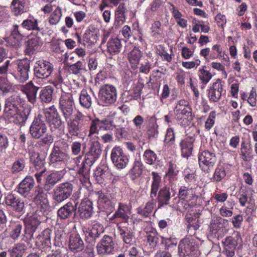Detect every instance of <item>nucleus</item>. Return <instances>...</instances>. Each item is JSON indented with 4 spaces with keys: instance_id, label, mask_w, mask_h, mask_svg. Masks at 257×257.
<instances>
[{
    "instance_id": "1",
    "label": "nucleus",
    "mask_w": 257,
    "mask_h": 257,
    "mask_svg": "<svg viewBox=\"0 0 257 257\" xmlns=\"http://www.w3.org/2000/svg\"><path fill=\"white\" fill-rule=\"evenodd\" d=\"M22 103L20 96L12 95L6 99L4 111L7 117L13 118L14 123L20 127L25 125L32 111V106L27 103L22 104V109L20 110L19 108Z\"/></svg>"
},
{
    "instance_id": "2",
    "label": "nucleus",
    "mask_w": 257,
    "mask_h": 257,
    "mask_svg": "<svg viewBox=\"0 0 257 257\" xmlns=\"http://www.w3.org/2000/svg\"><path fill=\"white\" fill-rule=\"evenodd\" d=\"M152 183L151 187L150 197L151 200L149 201L144 208L139 207L137 209V213L143 217H148L153 211L156 204L155 197L158 191L161 182V177L159 174L156 172H152Z\"/></svg>"
},
{
    "instance_id": "3",
    "label": "nucleus",
    "mask_w": 257,
    "mask_h": 257,
    "mask_svg": "<svg viewBox=\"0 0 257 257\" xmlns=\"http://www.w3.org/2000/svg\"><path fill=\"white\" fill-rule=\"evenodd\" d=\"M102 149L100 143L97 140H90L87 146L83 149L82 153L84 159L80 164L91 168L95 162L100 158Z\"/></svg>"
},
{
    "instance_id": "4",
    "label": "nucleus",
    "mask_w": 257,
    "mask_h": 257,
    "mask_svg": "<svg viewBox=\"0 0 257 257\" xmlns=\"http://www.w3.org/2000/svg\"><path fill=\"white\" fill-rule=\"evenodd\" d=\"M53 69V65L49 61L41 59L36 61L34 66V81L43 84L44 80L50 76Z\"/></svg>"
},
{
    "instance_id": "5",
    "label": "nucleus",
    "mask_w": 257,
    "mask_h": 257,
    "mask_svg": "<svg viewBox=\"0 0 257 257\" xmlns=\"http://www.w3.org/2000/svg\"><path fill=\"white\" fill-rule=\"evenodd\" d=\"M98 103L103 106H108L114 104L117 98L116 87L110 84L102 85L98 92Z\"/></svg>"
},
{
    "instance_id": "6",
    "label": "nucleus",
    "mask_w": 257,
    "mask_h": 257,
    "mask_svg": "<svg viewBox=\"0 0 257 257\" xmlns=\"http://www.w3.org/2000/svg\"><path fill=\"white\" fill-rule=\"evenodd\" d=\"M59 109L65 119L71 118L74 112V100L69 92H63L59 98Z\"/></svg>"
},
{
    "instance_id": "7",
    "label": "nucleus",
    "mask_w": 257,
    "mask_h": 257,
    "mask_svg": "<svg viewBox=\"0 0 257 257\" xmlns=\"http://www.w3.org/2000/svg\"><path fill=\"white\" fill-rule=\"evenodd\" d=\"M228 220L216 216L212 218L209 225V232L211 236L218 239L223 237L228 232L226 225Z\"/></svg>"
},
{
    "instance_id": "8",
    "label": "nucleus",
    "mask_w": 257,
    "mask_h": 257,
    "mask_svg": "<svg viewBox=\"0 0 257 257\" xmlns=\"http://www.w3.org/2000/svg\"><path fill=\"white\" fill-rule=\"evenodd\" d=\"M48 132V126L45 118L42 114H38L32 121L29 130L32 138L40 139Z\"/></svg>"
},
{
    "instance_id": "9",
    "label": "nucleus",
    "mask_w": 257,
    "mask_h": 257,
    "mask_svg": "<svg viewBox=\"0 0 257 257\" xmlns=\"http://www.w3.org/2000/svg\"><path fill=\"white\" fill-rule=\"evenodd\" d=\"M45 190L42 187H36L34 196L32 199L33 202L37 205L38 210H39L43 215H47L51 208Z\"/></svg>"
},
{
    "instance_id": "10",
    "label": "nucleus",
    "mask_w": 257,
    "mask_h": 257,
    "mask_svg": "<svg viewBox=\"0 0 257 257\" xmlns=\"http://www.w3.org/2000/svg\"><path fill=\"white\" fill-rule=\"evenodd\" d=\"M70 159L68 153H65L52 148L48 157V163L52 168L63 169L65 168Z\"/></svg>"
},
{
    "instance_id": "11",
    "label": "nucleus",
    "mask_w": 257,
    "mask_h": 257,
    "mask_svg": "<svg viewBox=\"0 0 257 257\" xmlns=\"http://www.w3.org/2000/svg\"><path fill=\"white\" fill-rule=\"evenodd\" d=\"M73 185L69 182H66L58 185L54 190L53 199L57 203H60L71 195Z\"/></svg>"
},
{
    "instance_id": "12",
    "label": "nucleus",
    "mask_w": 257,
    "mask_h": 257,
    "mask_svg": "<svg viewBox=\"0 0 257 257\" xmlns=\"http://www.w3.org/2000/svg\"><path fill=\"white\" fill-rule=\"evenodd\" d=\"M44 114L45 121L49 123L52 133L54 132V129H58L61 127L62 120L54 105L45 109Z\"/></svg>"
},
{
    "instance_id": "13",
    "label": "nucleus",
    "mask_w": 257,
    "mask_h": 257,
    "mask_svg": "<svg viewBox=\"0 0 257 257\" xmlns=\"http://www.w3.org/2000/svg\"><path fill=\"white\" fill-rule=\"evenodd\" d=\"M198 246L192 238L182 239L178 245V253L180 256L194 255L198 252Z\"/></svg>"
},
{
    "instance_id": "14",
    "label": "nucleus",
    "mask_w": 257,
    "mask_h": 257,
    "mask_svg": "<svg viewBox=\"0 0 257 257\" xmlns=\"http://www.w3.org/2000/svg\"><path fill=\"white\" fill-rule=\"evenodd\" d=\"M17 65V71L13 75L19 82L24 83L29 78L30 62L28 59H22L14 62Z\"/></svg>"
},
{
    "instance_id": "15",
    "label": "nucleus",
    "mask_w": 257,
    "mask_h": 257,
    "mask_svg": "<svg viewBox=\"0 0 257 257\" xmlns=\"http://www.w3.org/2000/svg\"><path fill=\"white\" fill-rule=\"evenodd\" d=\"M115 242L113 238L108 235H104L96 245V251L100 255H108L114 250Z\"/></svg>"
},
{
    "instance_id": "16",
    "label": "nucleus",
    "mask_w": 257,
    "mask_h": 257,
    "mask_svg": "<svg viewBox=\"0 0 257 257\" xmlns=\"http://www.w3.org/2000/svg\"><path fill=\"white\" fill-rule=\"evenodd\" d=\"M110 159L114 166L120 170L125 168L129 162L128 157L119 146H115L112 149Z\"/></svg>"
},
{
    "instance_id": "17",
    "label": "nucleus",
    "mask_w": 257,
    "mask_h": 257,
    "mask_svg": "<svg viewBox=\"0 0 257 257\" xmlns=\"http://www.w3.org/2000/svg\"><path fill=\"white\" fill-rule=\"evenodd\" d=\"M241 241V238L239 233L232 236H228L222 241L223 252L227 257H233L237 245Z\"/></svg>"
},
{
    "instance_id": "18",
    "label": "nucleus",
    "mask_w": 257,
    "mask_h": 257,
    "mask_svg": "<svg viewBox=\"0 0 257 257\" xmlns=\"http://www.w3.org/2000/svg\"><path fill=\"white\" fill-rule=\"evenodd\" d=\"M199 164L201 170L209 173L213 168L216 162V157L213 153L204 151L199 156Z\"/></svg>"
},
{
    "instance_id": "19",
    "label": "nucleus",
    "mask_w": 257,
    "mask_h": 257,
    "mask_svg": "<svg viewBox=\"0 0 257 257\" xmlns=\"http://www.w3.org/2000/svg\"><path fill=\"white\" fill-rule=\"evenodd\" d=\"M81 229L86 241L89 242L95 241L104 231L103 226L99 223H94L91 228L82 226Z\"/></svg>"
},
{
    "instance_id": "20",
    "label": "nucleus",
    "mask_w": 257,
    "mask_h": 257,
    "mask_svg": "<svg viewBox=\"0 0 257 257\" xmlns=\"http://www.w3.org/2000/svg\"><path fill=\"white\" fill-rule=\"evenodd\" d=\"M6 204L11 207L12 210L20 214L25 212V202L19 196L13 193H9L5 197Z\"/></svg>"
},
{
    "instance_id": "21",
    "label": "nucleus",
    "mask_w": 257,
    "mask_h": 257,
    "mask_svg": "<svg viewBox=\"0 0 257 257\" xmlns=\"http://www.w3.org/2000/svg\"><path fill=\"white\" fill-rule=\"evenodd\" d=\"M94 195L97 198V207L100 211L108 213L113 210L114 206L105 193L100 190L95 192Z\"/></svg>"
},
{
    "instance_id": "22",
    "label": "nucleus",
    "mask_w": 257,
    "mask_h": 257,
    "mask_svg": "<svg viewBox=\"0 0 257 257\" xmlns=\"http://www.w3.org/2000/svg\"><path fill=\"white\" fill-rule=\"evenodd\" d=\"M174 119L178 124L183 127H186L190 124L192 119L191 109H173Z\"/></svg>"
},
{
    "instance_id": "23",
    "label": "nucleus",
    "mask_w": 257,
    "mask_h": 257,
    "mask_svg": "<svg viewBox=\"0 0 257 257\" xmlns=\"http://www.w3.org/2000/svg\"><path fill=\"white\" fill-rule=\"evenodd\" d=\"M85 247L83 240L80 235L76 232L71 233L69 236L68 248L75 253L82 251Z\"/></svg>"
},
{
    "instance_id": "24",
    "label": "nucleus",
    "mask_w": 257,
    "mask_h": 257,
    "mask_svg": "<svg viewBox=\"0 0 257 257\" xmlns=\"http://www.w3.org/2000/svg\"><path fill=\"white\" fill-rule=\"evenodd\" d=\"M93 202L87 198L83 199L77 208V213L83 220L89 219L93 214Z\"/></svg>"
},
{
    "instance_id": "25",
    "label": "nucleus",
    "mask_w": 257,
    "mask_h": 257,
    "mask_svg": "<svg viewBox=\"0 0 257 257\" xmlns=\"http://www.w3.org/2000/svg\"><path fill=\"white\" fill-rule=\"evenodd\" d=\"M223 90L220 79H217L207 90V97L210 102H216L221 98Z\"/></svg>"
},
{
    "instance_id": "26",
    "label": "nucleus",
    "mask_w": 257,
    "mask_h": 257,
    "mask_svg": "<svg viewBox=\"0 0 257 257\" xmlns=\"http://www.w3.org/2000/svg\"><path fill=\"white\" fill-rule=\"evenodd\" d=\"M40 87L35 86L31 81L21 86V91L26 95L28 101L34 104L37 101V94Z\"/></svg>"
},
{
    "instance_id": "27",
    "label": "nucleus",
    "mask_w": 257,
    "mask_h": 257,
    "mask_svg": "<svg viewBox=\"0 0 257 257\" xmlns=\"http://www.w3.org/2000/svg\"><path fill=\"white\" fill-rule=\"evenodd\" d=\"M52 231L46 228L42 231L36 238V245L40 248L50 249L51 247Z\"/></svg>"
},
{
    "instance_id": "28",
    "label": "nucleus",
    "mask_w": 257,
    "mask_h": 257,
    "mask_svg": "<svg viewBox=\"0 0 257 257\" xmlns=\"http://www.w3.org/2000/svg\"><path fill=\"white\" fill-rule=\"evenodd\" d=\"M120 237L124 242L123 246L131 245L135 244V238L134 232L125 226H122V223H117L116 225Z\"/></svg>"
},
{
    "instance_id": "29",
    "label": "nucleus",
    "mask_w": 257,
    "mask_h": 257,
    "mask_svg": "<svg viewBox=\"0 0 257 257\" xmlns=\"http://www.w3.org/2000/svg\"><path fill=\"white\" fill-rule=\"evenodd\" d=\"M94 176L96 180L100 184L103 182L110 181L112 178V174L108 167L103 165L97 167L94 172Z\"/></svg>"
},
{
    "instance_id": "30",
    "label": "nucleus",
    "mask_w": 257,
    "mask_h": 257,
    "mask_svg": "<svg viewBox=\"0 0 257 257\" xmlns=\"http://www.w3.org/2000/svg\"><path fill=\"white\" fill-rule=\"evenodd\" d=\"M131 207L128 205L119 202L117 210L110 218L114 220L117 218H120L124 223H126L130 218Z\"/></svg>"
},
{
    "instance_id": "31",
    "label": "nucleus",
    "mask_w": 257,
    "mask_h": 257,
    "mask_svg": "<svg viewBox=\"0 0 257 257\" xmlns=\"http://www.w3.org/2000/svg\"><path fill=\"white\" fill-rule=\"evenodd\" d=\"M35 185V181L31 176L26 177L19 184L18 192L24 197L30 196V192Z\"/></svg>"
},
{
    "instance_id": "32",
    "label": "nucleus",
    "mask_w": 257,
    "mask_h": 257,
    "mask_svg": "<svg viewBox=\"0 0 257 257\" xmlns=\"http://www.w3.org/2000/svg\"><path fill=\"white\" fill-rule=\"evenodd\" d=\"M26 37V34L24 32V29L23 26L18 25H14L11 31V41L12 45L15 47H19L24 38Z\"/></svg>"
},
{
    "instance_id": "33",
    "label": "nucleus",
    "mask_w": 257,
    "mask_h": 257,
    "mask_svg": "<svg viewBox=\"0 0 257 257\" xmlns=\"http://www.w3.org/2000/svg\"><path fill=\"white\" fill-rule=\"evenodd\" d=\"M78 202L73 205L71 201L68 202L57 211V215L61 219H66L71 217L77 209Z\"/></svg>"
},
{
    "instance_id": "34",
    "label": "nucleus",
    "mask_w": 257,
    "mask_h": 257,
    "mask_svg": "<svg viewBox=\"0 0 257 257\" xmlns=\"http://www.w3.org/2000/svg\"><path fill=\"white\" fill-rule=\"evenodd\" d=\"M99 36V30L93 26H89L83 36V40L88 45L94 44Z\"/></svg>"
},
{
    "instance_id": "35",
    "label": "nucleus",
    "mask_w": 257,
    "mask_h": 257,
    "mask_svg": "<svg viewBox=\"0 0 257 257\" xmlns=\"http://www.w3.org/2000/svg\"><path fill=\"white\" fill-rule=\"evenodd\" d=\"M194 141V137L186 136L180 141V146L183 157H188L191 155Z\"/></svg>"
},
{
    "instance_id": "36",
    "label": "nucleus",
    "mask_w": 257,
    "mask_h": 257,
    "mask_svg": "<svg viewBox=\"0 0 257 257\" xmlns=\"http://www.w3.org/2000/svg\"><path fill=\"white\" fill-rule=\"evenodd\" d=\"M30 162L33 165L37 171L44 170L46 171L45 168V160L44 158L41 157L40 154L35 151L29 152Z\"/></svg>"
},
{
    "instance_id": "37",
    "label": "nucleus",
    "mask_w": 257,
    "mask_h": 257,
    "mask_svg": "<svg viewBox=\"0 0 257 257\" xmlns=\"http://www.w3.org/2000/svg\"><path fill=\"white\" fill-rule=\"evenodd\" d=\"M158 203V208H161L165 205H167L170 203L171 199L170 188L167 186H164L159 191L158 195L155 197Z\"/></svg>"
},
{
    "instance_id": "38",
    "label": "nucleus",
    "mask_w": 257,
    "mask_h": 257,
    "mask_svg": "<svg viewBox=\"0 0 257 257\" xmlns=\"http://www.w3.org/2000/svg\"><path fill=\"white\" fill-rule=\"evenodd\" d=\"M62 178L60 171H52L49 174L45 180L44 188L47 191H49L53 187L61 181Z\"/></svg>"
},
{
    "instance_id": "39",
    "label": "nucleus",
    "mask_w": 257,
    "mask_h": 257,
    "mask_svg": "<svg viewBox=\"0 0 257 257\" xmlns=\"http://www.w3.org/2000/svg\"><path fill=\"white\" fill-rule=\"evenodd\" d=\"M91 95L94 96V91L91 88L88 90L83 89L79 95V102L80 105L83 108L89 109L92 103Z\"/></svg>"
},
{
    "instance_id": "40",
    "label": "nucleus",
    "mask_w": 257,
    "mask_h": 257,
    "mask_svg": "<svg viewBox=\"0 0 257 257\" xmlns=\"http://www.w3.org/2000/svg\"><path fill=\"white\" fill-rule=\"evenodd\" d=\"M80 162L77 163V166L78 168V174L79 175V181L81 182L83 186H86L88 187L90 184V167H87L85 166L81 165L80 164Z\"/></svg>"
},
{
    "instance_id": "41",
    "label": "nucleus",
    "mask_w": 257,
    "mask_h": 257,
    "mask_svg": "<svg viewBox=\"0 0 257 257\" xmlns=\"http://www.w3.org/2000/svg\"><path fill=\"white\" fill-rule=\"evenodd\" d=\"M41 44V39L37 36H30L27 42L25 53L27 55H32L38 49Z\"/></svg>"
},
{
    "instance_id": "42",
    "label": "nucleus",
    "mask_w": 257,
    "mask_h": 257,
    "mask_svg": "<svg viewBox=\"0 0 257 257\" xmlns=\"http://www.w3.org/2000/svg\"><path fill=\"white\" fill-rule=\"evenodd\" d=\"M40 221L34 216H31L25 221V231L26 233L33 236L34 233L36 231L40 224Z\"/></svg>"
},
{
    "instance_id": "43",
    "label": "nucleus",
    "mask_w": 257,
    "mask_h": 257,
    "mask_svg": "<svg viewBox=\"0 0 257 257\" xmlns=\"http://www.w3.org/2000/svg\"><path fill=\"white\" fill-rule=\"evenodd\" d=\"M12 12L15 15H21L28 11L27 0H13L11 4Z\"/></svg>"
},
{
    "instance_id": "44",
    "label": "nucleus",
    "mask_w": 257,
    "mask_h": 257,
    "mask_svg": "<svg viewBox=\"0 0 257 257\" xmlns=\"http://www.w3.org/2000/svg\"><path fill=\"white\" fill-rule=\"evenodd\" d=\"M200 214L198 212L187 213L186 215V219L188 223V228H192L194 230L198 229L200 224H201L200 219Z\"/></svg>"
},
{
    "instance_id": "45",
    "label": "nucleus",
    "mask_w": 257,
    "mask_h": 257,
    "mask_svg": "<svg viewBox=\"0 0 257 257\" xmlns=\"http://www.w3.org/2000/svg\"><path fill=\"white\" fill-rule=\"evenodd\" d=\"M175 134L173 128L167 129L164 141V148L165 150H171L175 147Z\"/></svg>"
},
{
    "instance_id": "46",
    "label": "nucleus",
    "mask_w": 257,
    "mask_h": 257,
    "mask_svg": "<svg viewBox=\"0 0 257 257\" xmlns=\"http://www.w3.org/2000/svg\"><path fill=\"white\" fill-rule=\"evenodd\" d=\"M143 56L142 52L137 47L128 53V58L130 63L132 65V68L136 69L138 68V65L140 62V59Z\"/></svg>"
},
{
    "instance_id": "47",
    "label": "nucleus",
    "mask_w": 257,
    "mask_h": 257,
    "mask_svg": "<svg viewBox=\"0 0 257 257\" xmlns=\"http://www.w3.org/2000/svg\"><path fill=\"white\" fill-rule=\"evenodd\" d=\"M178 197L183 201H190L192 199L196 200L197 196L193 194L192 189H188L185 186H182L179 189Z\"/></svg>"
},
{
    "instance_id": "48",
    "label": "nucleus",
    "mask_w": 257,
    "mask_h": 257,
    "mask_svg": "<svg viewBox=\"0 0 257 257\" xmlns=\"http://www.w3.org/2000/svg\"><path fill=\"white\" fill-rule=\"evenodd\" d=\"M121 44L117 38L110 39L107 43V52L111 55H115L120 51Z\"/></svg>"
},
{
    "instance_id": "49",
    "label": "nucleus",
    "mask_w": 257,
    "mask_h": 257,
    "mask_svg": "<svg viewBox=\"0 0 257 257\" xmlns=\"http://www.w3.org/2000/svg\"><path fill=\"white\" fill-rule=\"evenodd\" d=\"M53 92L54 89L50 85L43 87L39 93L41 101L44 103L50 102L52 100Z\"/></svg>"
},
{
    "instance_id": "50",
    "label": "nucleus",
    "mask_w": 257,
    "mask_h": 257,
    "mask_svg": "<svg viewBox=\"0 0 257 257\" xmlns=\"http://www.w3.org/2000/svg\"><path fill=\"white\" fill-rule=\"evenodd\" d=\"M26 158L22 156L18 157L13 163L11 168L13 174H17L23 171L25 168Z\"/></svg>"
},
{
    "instance_id": "51",
    "label": "nucleus",
    "mask_w": 257,
    "mask_h": 257,
    "mask_svg": "<svg viewBox=\"0 0 257 257\" xmlns=\"http://www.w3.org/2000/svg\"><path fill=\"white\" fill-rule=\"evenodd\" d=\"M67 234L63 229H58L55 232L54 245L56 246H63L66 242Z\"/></svg>"
},
{
    "instance_id": "52",
    "label": "nucleus",
    "mask_w": 257,
    "mask_h": 257,
    "mask_svg": "<svg viewBox=\"0 0 257 257\" xmlns=\"http://www.w3.org/2000/svg\"><path fill=\"white\" fill-rule=\"evenodd\" d=\"M99 130L100 131H112L115 127L112 119L110 118L99 119Z\"/></svg>"
},
{
    "instance_id": "53",
    "label": "nucleus",
    "mask_w": 257,
    "mask_h": 257,
    "mask_svg": "<svg viewBox=\"0 0 257 257\" xmlns=\"http://www.w3.org/2000/svg\"><path fill=\"white\" fill-rule=\"evenodd\" d=\"M27 247L24 243H19L16 244L9 251L14 257H22Z\"/></svg>"
},
{
    "instance_id": "54",
    "label": "nucleus",
    "mask_w": 257,
    "mask_h": 257,
    "mask_svg": "<svg viewBox=\"0 0 257 257\" xmlns=\"http://www.w3.org/2000/svg\"><path fill=\"white\" fill-rule=\"evenodd\" d=\"M49 82L57 88H61L63 92H65L62 88V84H64V82L60 72L58 71L55 73L51 77Z\"/></svg>"
},
{
    "instance_id": "55",
    "label": "nucleus",
    "mask_w": 257,
    "mask_h": 257,
    "mask_svg": "<svg viewBox=\"0 0 257 257\" xmlns=\"http://www.w3.org/2000/svg\"><path fill=\"white\" fill-rule=\"evenodd\" d=\"M124 253L127 257H140V250L136 244L123 246Z\"/></svg>"
},
{
    "instance_id": "56",
    "label": "nucleus",
    "mask_w": 257,
    "mask_h": 257,
    "mask_svg": "<svg viewBox=\"0 0 257 257\" xmlns=\"http://www.w3.org/2000/svg\"><path fill=\"white\" fill-rule=\"evenodd\" d=\"M70 71L75 75L80 74L82 71H86L85 65L81 61H78L76 63L67 65Z\"/></svg>"
},
{
    "instance_id": "57",
    "label": "nucleus",
    "mask_w": 257,
    "mask_h": 257,
    "mask_svg": "<svg viewBox=\"0 0 257 257\" xmlns=\"http://www.w3.org/2000/svg\"><path fill=\"white\" fill-rule=\"evenodd\" d=\"M67 125L68 134L71 137L77 136L78 135V132L80 128L79 124L72 122L71 121V118L68 119H65Z\"/></svg>"
},
{
    "instance_id": "58",
    "label": "nucleus",
    "mask_w": 257,
    "mask_h": 257,
    "mask_svg": "<svg viewBox=\"0 0 257 257\" xmlns=\"http://www.w3.org/2000/svg\"><path fill=\"white\" fill-rule=\"evenodd\" d=\"M11 228L10 234L11 237L14 240L17 239L21 233L22 225L19 222L12 223Z\"/></svg>"
},
{
    "instance_id": "59",
    "label": "nucleus",
    "mask_w": 257,
    "mask_h": 257,
    "mask_svg": "<svg viewBox=\"0 0 257 257\" xmlns=\"http://www.w3.org/2000/svg\"><path fill=\"white\" fill-rule=\"evenodd\" d=\"M22 26L24 29H26L28 30H35L37 31H40V30L38 26V21L35 19L25 20L22 23Z\"/></svg>"
},
{
    "instance_id": "60",
    "label": "nucleus",
    "mask_w": 257,
    "mask_h": 257,
    "mask_svg": "<svg viewBox=\"0 0 257 257\" xmlns=\"http://www.w3.org/2000/svg\"><path fill=\"white\" fill-rule=\"evenodd\" d=\"M226 175L224 168L221 166H218L215 170L212 179L214 181L220 182L225 177Z\"/></svg>"
},
{
    "instance_id": "61",
    "label": "nucleus",
    "mask_w": 257,
    "mask_h": 257,
    "mask_svg": "<svg viewBox=\"0 0 257 257\" xmlns=\"http://www.w3.org/2000/svg\"><path fill=\"white\" fill-rule=\"evenodd\" d=\"M157 157L156 153L150 149L146 150L143 155L144 161L149 165L154 164Z\"/></svg>"
},
{
    "instance_id": "62",
    "label": "nucleus",
    "mask_w": 257,
    "mask_h": 257,
    "mask_svg": "<svg viewBox=\"0 0 257 257\" xmlns=\"http://www.w3.org/2000/svg\"><path fill=\"white\" fill-rule=\"evenodd\" d=\"M99 130V119L95 118L91 121L89 129V137H96V135L98 134Z\"/></svg>"
},
{
    "instance_id": "63",
    "label": "nucleus",
    "mask_w": 257,
    "mask_h": 257,
    "mask_svg": "<svg viewBox=\"0 0 257 257\" xmlns=\"http://www.w3.org/2000/svg\"><path fill=\"white\" fill-rule=\"evenodd\" d=\"M205 67V66H203L201 68H200L199 77L202 83L206 85L211 80L212 75L208 71L204 69Z\"/></svg>"
},
{
    "instance_id": "64",
    "label": "nucleus",
    "mask_w": 257,
    "mask_h": 257,
    "mask_svg": "<svg viewBox=\"0 0 257 257\" xmlns=\"http://www.w3.org/2000/svg\"><path fill=\"white\" fill-rule=\"evenodd\" d=\"M53 149L62 151L65 153H68L69 145L64 139H60L55 142Z\"/></svg>"
}]
</instances>
